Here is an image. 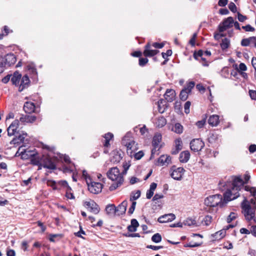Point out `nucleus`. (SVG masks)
<instances>
[{
    "label": "nucleus",
    "mask_w": 256,
    "mask_h": 256,
    "mask_svg": "<svg viewBox=\"0 0 256 256\" xmlns=\"http://www.w3.org/2000/svg\"><path fill=\"white\" fill-rule=\"evenodd\" d=\"M244 184V181L240 176H236L232 180V188L228 189L224 194V200L230 202L238 197V191Z\"/></svg>",
    "instance_id": "1"
},
{
    "label": "nucleus",
    "mask_w": 256,
    "mask_h": 256,
    "mask_svg": "<svg viewBox=\"0 0 256 256\" xmlns=\"http://www.w3.org/2000/svg\"><path fill=\"white\" fill-rule=\"evenodd\" d=\"M241 208L242 209V212L247 221H250L256 218L255 211L256 209L252 208L246 198L242 202Z\"/></svg>",
    "instance_id": "2"
},
{
    "label": "nucleus",
    "mask_w": 256,
    "mask_h": 256,
    "mask_svg": "<svg viewBox=\"0 0 256 256\" xmlns=\"http://www.w3.org/2000/svg\"><path fill=\"white\" fill-rule=\"evenodd\" d=\"M222 202V196L220 194L210 196L204 200V204L210 207H216L219 206L223 207L228 202Z\"/></svg>",
    "instance_id": "3"
},
{
    "label": "nucleus",
    "mask_w": 256,
    "mask_h": 256,
    "mask_svg": "<svg viewBox=\"0 0 256 256\" xmlns=\"http://www.w3.org/2000/svg\"><path fill=\"white\" fill-rule=\"evenodd\" d=\"M30 150H24L19 155H21L22 158H28V157H31L30 162L31 164L34 166H42V164L40 162V157L36 156L38 155L37 152L31 154Z\"/></svg>",
    "instance_id": "4"
},
{
    "label": "nucleus",
    "mask_w": 256,
    "mask_h": 256,
    "mask_svg": "<svg viewBox=\"0 0 256 256\" xmlns=\"http://www.w3.org/2000/svg\"><path fill=\"white\" fill-rule=\"evenodd\" d=\"M26 116L22 115L20 118V120L16 119L9 126V127L7 129L8 131V135L10 136H14L16 133L18 134V132H16V130L18 128L20 124V121L22 122H26Z\"/></svg>",
    "instance_id": "5"
},
{
    "label": "nucleus",
    "mask_w": 256,
    "mask_h": 256,
    "mask_svg": "<svg viewBox=\"0 0 256 256\" xmlns=\"http://www.w3.org/2000/svg\"><path fill=\"white\" fill-rule=\"evenodd\" d=\"M41 162H42V166L50 170H54L56 168V164L52 161L51 157L48 156L42 155L40 157Z\"/></svg>",
    "instance_id": "6"
},
{
    "label": "nucleus",
    "mask_w": 256,
    "mask_h": 256,
    "mask_svg": "<svg viewBox=\"0 0 256 256\" xmlns=\"http://www.w3.org/2000/svg\"><path fill=\"white\" fill-rule=\"evenodd\" d=\"M88 190L92 194H98L102 192V184L100 182L87 181Z\"/></svg>",
    "instance_id": "7"
},
{
    "label": "nucleus",
    "mask_w": 256,
    "mask_h": 256,
    "mask_svg": "<svg viewBox=\"0 0 256 256\" xmlns=\"http://www.w3.org/2000/svg\"><path fill=\"white\" fill-rule=\"evenodd\" d=\"M204 146V143L200 138L193 139L190 142V148L194 152L200 151Z\"/></svg>",
    "instance_id": "8"
},
{
    "label": "nucleus",
    "mask_w": 256,
    "mask_h": 256,
    "mask_svg": "<svg viewBox=\"0 0 256 256\" xmlns=\"http://www.w3.org/2000/svg\"><path fill=\"white\" fill-rule=\"evenodd\" d=\"M172 172L170 174L171 177L175 180H180L182 178L185 170L182 167L176 168V166H173L171 168Z\"/></svg>",
    "instance_id": "9"
},
{
    "label": "nucleus",
    "mask_w": 256,
    "mask_h": 256,
    "mask_svg": "<svg viewBox=\"0 0 256 256\" xmlns=\"http://www.w3.org/2000/svg\"><path fill=\"white\" fill-rule=\"evenodd\" d=\"M26 72L27 73L24 76L26 80H30V78L34 80L38 78L36 70L33 64L27 65Z\"/></svg>",
    "instance_id": "10"
},
{
    "label": "nucleus",
    "mask_w": 256,
    "mask_h": 256,
    "mask_svg": "<svg viewBox=\"0 0 256 256\" xmlns=\"http://www.w3.org/2000/svg\"><path fill=\"white\" fill-rule=\"evenodd\" d=\"M108 177L112 181L119 180L120 178H123L122 176L120 174V170L117 167L111 168L107 172Z\"/></svg>",
    "instance_id": "11"
},
{
    "label": "nucleus",
    "mask_w": 256,
    "mask_h": 256,
    "mask_svg": "<svg viewBox=\"0 0 256 256\" xmlns=\"http://www.w3.org/2000/svg\"><path fill=\"white\" fill-rule=\"evenodd\" d=\"M234 24V19L232 17L230 16L224 20L222 23L220 24L218 26L220 32H223L226 29L232 27Z\"/></svg>",
    "instance_id": "12"
},
{
    "label": "nucleus",
    "mask_w": 256,
    "mask_h": 256,
    "mask_svg": "<svg viewBox=\"0 0 256 256\" xmlns=\"http://www.w3.org/2000/svg\"><path fill=\"white\" fill-rule=\"evenodd\" d=\"M247 70L246 66L244 63H240L237 70L232 73L234 76H240L242 78H247V74L244 72Z\"/></svg>",
    "instance_id": "13"
},
{
    "label": "nucleus",
    "mask_w": 256,
    "mask_h": 256,
    "mask_svg": "<svg viewBox=\"0 0 256 256\" xmlns=\"http://www.w3.org/2000/svg\"><path fill=\"white\" fill-rule=\"evenodd\" d=\"M158 50H153L152 48V44L150 42H148L144 47V55L145 56L152 57L156 55L158 52Z\"/></svg>",
    "instance_id": "14"
},
{
    "label": "nucleus",
    "mask_w": 256,
    "mask_h": 256,
    "mask_svg": "<svg viewBox=\"0 0 256 256\" xmlns=\"http://www.w3.org/2000/svg\"><path fill=\"white\" fill-rule=\"evenodd\" d=\"M157 162L158 166H166L171 162V157L168 155L162 154L158 159Z\"/></svg>",
    "instance_id": "15"
},
{
    "label": "nucleus",
    "mask_w": 256,
    "mask_h": 256,
    "mask_svg": "<svg viewBox=\"0 0 256 256\" xmlns=\"http://www.w3.org/2000/svg\"><path fill=\"white\" fill-rule=\"evenodd\" d=\"M176 218V216L173 214H165L160 216L158 221L160 223H166L169 222H172Z\"/></svg>",
    "instance_id": "16"
},
{
    "label": "nucleus",
    "mask_w": 256,
    "mask_h": 256,
    "mask_svg": "<svg viewBox=\"0 0 256 256\" xmlns=\"http://www.w3.org/2000/svg\"><path fill=\"white\" fill-rule=\"evenodd\" d=\"M128 202L126 200H124L117 207H116V216H120L126 213Z\"/></svg>",
    "instance_id": "17"
},
{
    "label": "nucleus",
    "mask_w": 256,
    "mask_h": 256,
    "mask_svg": "<svg viewBox=\"0 0 256 256\" xmlns=\"http://www.w3.org/2000/svg\"><path fill=\"white\" fill-rule=\"evenodd\" d=\"M12 85L18 87V91L22 92L25 88H28L30 81H28L24 82V81H12Z\"/></svg>",
    "instance_id": "18"
},
{
    "label": "nucleus",
    "mask_w": 256,
    "mask_h": 256,
    "mask_svg": "<svg viewBox=\"0 0 256 256\" xmlns=\"http://www.w3.org/2000/svg\"><path fill=\"white\" fill-rule=\"evenodd\" d=\"M27 136L26 133L22 132V134H20L18 136L14 137L10 142L11 144H19L24 142L26 136Z\"/></svg>",
    "instance_id": "19"
},
{
    "label": "nucleus",
    "mask_w": 256,
    "mask_h": 256,
    "mask_svg": "<svg viewBox=\"0 0 256 256\" xmlns=\"http://www.w3.org/2000/svg\"><path fill=\"white\" fill-rule=\"evenodd\" d=\"M5 64L11 66L14 64L16 61V58L14 54L10 53L5 56L4 58Z\"/></svg>",
    "instance_id": "20"
},
{
    "label": "nucleus",
    "mask_w": 256,
    "mask_h": 256,
    "mask_svg": "<svg viewBox=\"0 0 256 256\" xmlns=\"http://www.w3.org/2000/svg\"><path fill=\"white\" fill-rule=\"evenodd\" d=\"M176 92L174 90L167 89L166 92L164 94L165 99L168 102H172L175 98Z\"/></svg>",
    "instance_id": "21"
},
{
    "label": "nucleus",
    "mask_w": 256,
    "mask_h": 256,
    "mask_svg": "<svg viewBox=\"0 0 256 256\" xmlns=\"http://www.w3.org/2000/svg\"><path fill=\"white\" fill-rule=\"evenodd\" d=\"M36 108L35 104L34 102H26L24 106V110L26 113L31 114L34 112Z\"/></svg>",
    "instance_id": "22"
},
{
    "label": "nucleus",
    "mask_w": 256,
    "mask_h": 256,
    "mask_svg": "<svg viewBox=\"0 0 256 256\" xmlns=\"http://www.w3.org/2000/svg\"><path fill=\"white\" fill-rule=\"evenodd\" d=\"M190 158V154L188 150L182 152L179 157L180 161L182 163H186L189 160Z\"/></svg>",
    "instance_id": "23"
},
{
    "label": "nucleus",
    "mask_w": 256,
    "mask_h": 256,
    "mask_svg": "<svg viewBox=\"0 0 256 256\" xmlns=\"http://www.w3.org/2000/svg\"><path fill=\"white\" fill-rule=\"evenodd\" d=\"M122 156L118 150L114 151V156L110 159V162L114 164L118 163L122 159Z\"/></svg>",
    "instance_id": "24"
},
{
    "label": "nucleus",
    "mask_w": 256,
    "mask_h": 256,
    "mask_svg": "<svg viewBox=\"0 0 256 256\" xmlns=\"http://www.w3.org/2000/svg\"><path fill=\"white\" fill-rule=\"evenodd\" d=\"M219 122V116L216 114L210 116L208 120V124L212 126H216Z\"/></svg>",
    "instance_id": "25"
},
{
    "label": "nucleus",
    "mask_w": 256,
    "mask_h": 256,
    "mask_svg": "<svg viewBox=\"0 0 256 256\" xmlns=\"http://www.w3.org/2000/svg\"><path fill=\"white\" fill-rule=\"evenodd\" d=\"M211 56V52L210 51L206 50L203 51L202 50H198V52H195L194 53V58L195 59H198V56Z\"/></svg>",
    "instance_id": "26"
},
{
    "label": "nucleus",
    "mask_w": 256,
    "mask_h": 256,
    "mask_svg": "<svg viewBox=\"0 0 256 256\" xmlns=\"http://www.w3.org/2000/svg\"><path fill=\"white\" fill-rule=\"evenodd\" d=\"M105 210L108 215H116V206L114 204H108L106 207Z\"/></svg>",
    "instance_id": "27"
},
{
    "label": "nucleus",
    "mask_w": 256,
    "mask_h": 256,
    "mask_svg": "<svg viewBox=\"0 0 256 256\" xmlns=\"http://www.w3.org/2000/svg\"><path fill=\"white\" fill-rule=\"evenodd\" d=\"M162 136L160 134H156L152 140V146L153 147H158L159 144L162 140Z\"/></svg>",
    "instance_id": "28"
},
{
    "label": "nucleus",
    "mask_w": 256,
    "mask_h": 256,
    "mask_svg": "<svg viewBox=\"0 0 256 256\" xmlns=\"http://www.w3.org/2000/svg\"><path fill=\"white\" fill-rule=\"evenodd\" d=\"M128 138L127 136H125L122 140V144L126 146L127 152L128 153L129 150H132L133 145L135 142L134 140H130L129 142H126V138Z\"/></svg>",
    "instance_id": "29"
},
{
    "label": "nucleus",
    "mask_w": 256,
    "mask_h": 256,
    "mask_svg": "<svg viewBox=\"0 0 256 256\" xmlns=\"http://www.w3.org/2000/svg\"><path fill=\"white\" fill-rule=\"evenodd\" d=\"M166 124V120L163 116L158 118L156 122V126L158 128H162Z\"/></svg>",
    "instance_id": "30"
},
{
    "label": "nucleus",
    "mask_w": 256,
    "mask_h": 256,
    "mask_svg": "<svg viewBox=\"0 0 256 256\" xmlns=\"http://www.w3.org/2000/svg\"><path fill=\"white\" fill-rule=\"evenodd\" d=\"M116 182L112 184L109 188V190L110 191H112L116 189L118 186H120L124 182V178H120L119 180H116Z\"/></svg>",
    "instance_id": "31"
},
{
    "label": "nucleus",
    "mask_w": 256,
    "mask_h": 256,
    "mask_svg": "<svg viewBox=\"0 0 256 256\" xmlns=\"http://www.w3.org/2000/svg\"><path fill=\"white\" fill-rule=\"evenodd\" d=\"M92 207L90 208V211L94 214H98L100 210V208L99 206L94 200H92Z\"/></svg>",
    "instance_id": "32"
},
{
    "label": "nucleus",
    "mask_w": 256,
    "mask_h": 256,
    "mask_svg": "<svg viewBox=\"0 0 256 256\" xmlns=\"http://www.w3.org/2000/svg\"><path fill=\"white\" fill-rule=\"evenodd\" d=\"M172 130L176 134H180L183 132V126L180 123H176L172 128Z\"/></svg>",
    "instance_id": "33"
},
{
    "label": "nucleus",
    "mask_w": 256,
    "mask_h": 256,
    "mask_svg": "<svg viewBox=\"0 0 256 256\" xmlns=\"http://www.w3.org/2000/svg\"><path fill=\"white\" fill-rule=\"evenodd\" d=\"M230 41L228 38H224L222 40L220 43V47L222 50H226L230 46Z\"/></svg>",
    "instance_id": "34"
},
{
    "label": "nucleus",
    "mask_w": 256,
    "mask_h": 256,
    "mask_svg": "<svg viewBox=\"0 0 256 256\" xmlns=\"http://www.w3.org/2000/svg\"><path fill=\"white\" fill-rule=\"evenodd\" d=\"M190 94V92H188L186 90V89L182 88L180 94V98L182 101H186L188 98V94Z\"/></svg>",
    "instance_id": "35"
},
{
    "label": "nucleus",
    "mask_w": 256,
    "mask_h": 256,
    "mask_svg": "<svg viewBox=\"0 0 256 256\" xmlns=\"http://www.w3.org/2000/svg\"><path fill=\"white\" fill-rule=\"evenodd\" d=\"M183 224L186 226H196V222L194 220H193L191 218H186L183 222Z\"/></svg>",
    "instance_id": "36"
},
{
    "label": "nucleus",
    "mask_w": 256,
    "mask_h": 256,
    "mask_svg": "<svg viewBox=\"0 0 256 256\" xmlns=\"http://www.w3.org/2000/svg\"><path fill=\"white\" fill-rule=\"evenodd\" d=\"M162 236L159 233L154 234L152 237V240L156 243H158L162 241Z\"/></svg>",
    "instance_id": "37"
},
{
    "label": "nucleus",
    "mask_w": 256,
    "mask_h": 256,
    "mask_svg": "<svg viewBox=\"0 0 256 256\" xmlns=\"http://www.w3.org/2000/svg\"><path fill=\"white\" fill-rule=\"evenodd\" d=\"M238 216L237 214L234 212H231L227 218L226 222L228 223L231 222L233 220H235Z\"/></svg>",
    "instance_id": "38"
},
{
    "label": "nucleus",
    "mask_w": 256,
    "mask_h": 256,
    "mask_svg": "<svg viewBox=\"0 0 256 256\" xmlns=\"http://www.w3.org/2000/svg\"><path fill=\"white\" fill-rule=\"evenodd\" d=\"M195 86V83L194 81H190L186 86L184 87V89H186V90L188 92L190 93L192 89L194 88Z\"/></svg>",
    "instance_id": "39"
},
{
    "label": "nucleus",
    "mask_w": 256,
    "mask_h": 256,
    "mask_svg": "<svg viewBox=\"0 0 256 256\" xmlns=\"http://www.w3.org/2000/svg\"><path fill=\"white\" fill-rule=\"evenodd\" d=\"M226 232L224 230H220L214 234V236H216V238L217 240H220L223 238L225 236Z\"/></svg>",
    "instance_id": "40"
},
{
    "label": "nucleus",
    "mask_w": 256,
    "mask_h": 256,
    "mask_svg": "<svg viewBox=\"0 0 256 256\" xmlns=\"http://www.w3.org/2000/svg\"><path fill=\"white\" fill-rule=\"evenodd\" d=\"M140 194H141V192L140 190H136V193H134V192H132V194H134V195L132 196L131 195V196L130 198V200L134 201V200H135L138 199L140 196Z\"/></svg>",
    "instance_id": "41"
},
{
    "label": "nucleus",
    "mask_w": 256,
    "mask_h": 256,
    "mask_svg": "<svg viewBox=\"0 0 256 256\" xmlns=\"http://www.w3.org/2000/svg\"><path fill=\"white\" fill-rule=\"evenodd\" d=\"M175 144L176 146L175 147L178 150H181L182 149V140L180 138H177L175 140Z\"/></svg>",
    "instance_id": "42"
},
{
    "label": "nucleus",
    "mask_w": 256,
    "mask_h": 256,
    "mask_svg": "<svg viewBox=\"0 0 256 256\" xmlns=\"http://www.w3.org/2000/svg\"><path fill=\"white\" fill-rule=\"evenodd\" d=\"M206 56H198V59H196L199 60L203 66H208V62L206 60Z\"/></svg>",
    "instance_id": "43"
},
{
    "label": "nucleus",
    "mask_w": 256,
    "mask_h": 256,
    "mask_svg": "<svg viewBox=\"0 0 256 256\" xmlns=\"http://www.w3.org/2000/svg\"><path fill=\"white\" fill-rule=\"evenodd\" d=\"M82 234H86V232H85L82 230V227L80 226V230L76 232H74V234L75 236H77V237H78V238H82L83 239H85L82 236Z\"/></svg>",
    "instance_id": "44"
},
{
    "label": "nucleus",
    "mask_w": 256,
    "mask_h": 256,
    "mask_svg": "<svg viewBox=\"0 0 256 256\" xmlns=\"http://www.w3.org/2000/svg\"><path fill=\"white\" fill-rule=\"evenodd\" d=\"M49 236V240L52 242H55L56 240L54 238H62V234H50Z\"/></svg>",
    "instance_id": "45"
},
{
    "label": "nucleus",
    "mask_w": 256,
    "mask_h": 256,
    "mask_svg": "<svg viewBox=\"0 0 256 256\" xmlns=\"http://www.w3.org/2000/svg\"><path fill=\"white\" fill-rule=\"evenodd\" d=\"M212 216L209 215L205 216L203 218L202 222H204L206 226H209L211 223Z\"/></svg>",
    "instance_id": "46"
},
{
    "label": "nucleus",
    "mask_w": 256,
    "mask_h": 256,
    "mask_svg": "<svg viewBox=\"0 0 256 256\" xmlns=\"http://www.w3.org/2000/svg\"><path fill=\"white\" fill-rule=\"evenodd\" d=\"M21 77V74H20L19 72L16 71L13 74H12L11 80H20Z\"/></svg>",
    "instance_id": "47"
},
{
    "label": "nucleus",
    "mask_w": 256,
    "mask_h": 256,
    "mask_svg": "<svg viewBox=\"0 0 256 256\" xmlns=\"http://www.w3.org/2000/svg\"><path fill=\"white\" fill-rule=\"evenodd\" d=\"M191 105V102L190 101H187L184 105V112L186 114H188L190 112V108Z\"/></svg>",
    "instance_id": "48"
},
{
    "label": "nucleus",
    "mask_w": 256,
    "mask_h": 256,
    "mask_svg": "<svg viewBox=\"0 0 256 256\" xmlns=\"http://www.w3.org/2000/svg\"><path fill=\"white\" fill-rule=\"evenodd\" d=\"M136 202L133 201L132 202V205H131L130 207L129 208L128 212V213L129 215H130L133 214V212L135 210V208H136Z\"/></svg>",
    "instance_id": "49"
},
{
    "label": "nucleus",
    "mask_w": 256,
    "mask_h": 256,
    "mask_svg": "<svg viewBox=\"0 0 256 256\" xmlns=\"http://www.w3.org/2000/svg\"><path fill=\"white\" fill-rule=\"evenodd\" d=\"M241 44L244 46H246L250 45V37L248 38L242 39L241 41Z\"/></svg>",
    "instance_id": "50"
},
{
    "label": "nucleus",
    "mask_w": 256,
    "mask_h": 256,
    "mask_svg": "<svg viewBox=\"0 0 256 256\" xmlns=\"http://www.w3.org/2000/svg\"><path fill=\"white\" fill-rule=\"evenodd\" d=\"M148 61L147 58H139V65L141 66H144L148 63Z\"/></svg>",
    "instance_id": "51"
},
{
    "label": "nucleus",
    "mask_w": 256,
    "mask_h": 256,
    "mask_svg": "<svg viewBox=\"0 0 256 256\" xmlns=\"http://www.w3.org/2000/svg\"><path fill=\"white\" fill-rule=\"evenodd\" d=\"M72 190H70L68 188H66V196L69 199H74V198L73 193L71 192Z\"/></svg>",
    "instance_id": "52"
},
{
    "label": "nucleus",
    "mask_w": 256,
    "mask_h": 256,
    "mask_svg": "<svg viewBox=\"0 0 256 256\" xmlns=\"http://www.w3.org/2000/svg\"><path fill=\"white\" fill-rule=\"evenodd\" d=\"M144 156V153L142 150H140L138 152L134 154V158L137 160H139L142 158Z\"/></svg>",
    "instance_id": "53"
},
{
    "label": "nucleus",
    "mask_w": 256,
    "mask_h": 256,
    "mask_svg": "<svg viewBox=\"0 0 256 256\" xmlns=\"http://www.w3.org/2000/svg\"><path fill=\"white\" fill-rule=\"evenodd\" d=\"M58 184L63 187H66V188H68L71 190V188L68 186V182L66 180H60Z\"/></svg>",
    "instance_id": "54"
},
{
    "label": "nucleus",
    "mask_w": 256,
    "mask_h": 256,
    "mask_svg": "<svg viewBox=\"0 0 256 256\" xmlns=\"http://www.w3.org/2000/svg\"><path fill=\"white\" fill-rule=\"evenodd\" d=\"M27 122L32 123L36 119V117L34 116H26Z\"/></svg>",
    "instance_id": "55"
},
{
    "label": "nucleus",
    "mask_w": 256,
    "mask_h": 256,
    "mask_svg": "<svg viewBox=\"0 0 256 256\" xmlns=\"http://www.w3.org/2000/svg\"><path fill=\"white\" fill-rule=\"evenodd\" d=\"M82 176L85 178L86 182L87 181L88 182V180H90V182H91V178L90 176L88 174L86 170H84L82 171Z\"/></svg>",
    "instance_id": "56"
},
{
    "label": "nucleus",
    "mask_w": 256,
    "mask_h": 256,
    "mask_svg": "<svg viewBox=\"0 0 256 256\" xmlns=\"http://www.w3.org/2000/svg\"><path fill=\"white\" fill-rule=\"evenodd\" d=\"M164 42L158 43L154 42L152 44V46L156 48H162L164 46Z\"/></svg>",
    "instance_id": "57"
},
{
    "label": "nucleus",
    "mask_w": 256,
    "mask_h": 256,
    "mask_svg": "<svg viewBox=\"0 0 256 256\" xmlns=\"http://www.w3.org/2000/svg\"><path fill=\"white\" fill-rule=\"evenodd\" d=\"M229 9L233 12H235L236 11V6L234 2H230L228 5Z\"/></svg>",
    "instance_id": "58"
},
{
    "label": "nucleus",
    "mask_w": 256,
    "mask_h": 256,
    "mask_svg": "<svg viewBox=\"0 0 256 256\" xmlns=\"http://www.w3.org/2000/svg\"><path fill=\"white\" fill-rule=\"evenodd\" d=\"M162 58L166 59L168 56H170L172 54V51L170 50H168L166 52H162Z\"/></svg>",
    "instance_id": "59"
},
{
    "label": "nucleus",
    "mask_w": 256,
    "mask_h": 256,
    "mask_svg": "<svg viewBox=\"0 0 256 256\" xmlns=\"http://www.w3.org/2000/svg\"><path fill=\"white\" fill-rule=\"evenodd\" d=\"M130 224L137 230V228L139 226V223L136 219L133 218L130 221Z\"/></svg>",
    "instance_id": "60"
},
{
    "label": "nucleus",
    "mask_w": 256,
    "mask_h": 256,
    "mask_svg": "<svg viewBox=\"0 0 256 256\" xmlns=\"http://www.w3.org/2000/svg\"><path fill=\"white\" fill-rule=\"evenodd\" d=\"M242 28L246 32H253L254 30V28L250 24H248L246 26H242Z\"/></svg>",
    "instance_id": "61"
},
{
    "label": "nucleus",
    "mask_w": 256,
    "mask_h": 256,
    "mask_svg": "<svg viewBox=\"0 0 256 256\" xmlns=\"http://www.w3.org/2000/svg\"><path fill=\"white\" fill-rule=\"evenodd\" d=\"M249 94L252 100H256V91L254 90H250Z\"/></svg>",
    "instance_id": "62"
},
{
    "label": "nucleus",
    "mask_w": 256,
    "mask_h": 256,
    "mask_svg": "<svg viewBox=\"0 0 256 256\" xmlns=\"http://www.w3.org/2000/svg\"><path fill=\"white\" fill-rule=\"evenodd\" d=\"M206 124V120H199L196 122V125L198 128H202Z\"/></svg>",
    "instance_id": "63"
},
{
    "label": "nucleus",
    "mask_w": 256,
    "mask_h": 256,
    "mask_svg": "<svg viewBox=\"0 0 256 256\" xmlns=\"http://www.w3.org/2000/svg\"><path fill=\"white\" fill-rule=\"evenodd\" d=\"M248 150L250 153H254V152H255L256 151V144H250L249 146Z\"/></svg>",
    "instance_id": "64"
}]
</instances>
